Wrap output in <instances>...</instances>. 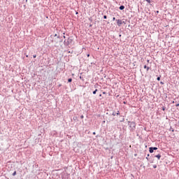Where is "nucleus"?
<instances>
[{
    "label": "nucleus",
    "instance_id": "obj_1",
    "mask_svg": "<svg viewBox=\"0 0 179 179\" xmlns=\"http://www.w3.org/2000/svg\"><path fill=\"white\" fill-rule=\"evenodd\" d=\"M129 127L131 128V131H134L135 130V128L136 127V124L134 122H130L129 123Z\"/></svg>",
    "mask_w": 179,
    "mask_h": 179
},
{
    "label": "nucleus",
    "instance_id": "obj_2",
    "mask_svg": "<svg viewBox=\"0 0 179 179\" xmlns=\"http://www.w3.org/2000/svg\"><path fill=\"white\" fill-rule=\"evenodd\" d=\"M153 150H157V148H156V147H150L149 148L150 153H153Z\"/></svg>",
    "mask_w": 179,
    "mask_h": 179
},
{
    "label": "nucleus",
    "instance_id": "obj_3",
    "mask_svg": "<svg viewBox=\"0 0 179 179\" xmlns=\"http://www.w3.org/2000/svg\"><path fill=\"white\" fill-rule=\"evenodd\" d=\"M116 22L119 27H121V24H122V23H124V22H122V20H117Z\"/></svg>",
    "mask_w": 179,
    "mask_h": 179
},
{
    "label": "nucleus",
    "instance_id": "obj_4",
    "mask_svg": "<svg viewBox=\"0 0 179 179\" xmlns=\"http://www.w3.org/2000/svg\"><path fill=\"white\" fill-rule=\"evenodd\" d=\"M158 159V160H160V157H162V155L160 154H158L155 156Z\"/></svg>",
    "mask_w": 179,
    "mask_h": 179
},
{
    "label": "nucleus",
    "instance_id": "obj_5",
    "mask_svg": "<svg viewBox=\"0 0 179 179\" xmlns=\"http://www.w3.org/2000/svg\"><path fill=\"white\" fill-rule=\"evenodd\" d=\"M120 10H124V9H125V6H120Z\"/></svg>",
    "mask_w": 179,
    "mask_h": 179
},
{
    "label": "nucleus",
    "instance_id": "obj_6",
    "mask_svg": "<svg viewBox=\"0 0 179 179\" xmlns=\"http://www.w3.org/2000/svg\"><path fill=\"white\" fill-rule=\"evenodd\" d=\"M144 69H147V72H149L150 68L147 66L146 65L144 66Z\"/></svg>",
    "mask_w": 179,
    "mask_h": 179
},
{
    "label": "nucleus",
    "instance_id": "obj_7",
    "mask_svg": "<svg viewBox=\"0 0 179 179\" xmlns=\"http://www.w3.org/2000/svg\"><path fill=\"white\" fill-rule=\"evenodd\" d=\"M146 2H148V3H151L152 0H146Z\"/></svg>",
    "mask_w": 179,
    "mask_h": 179
},
{
    "label": "nucleus",
    "instance_id": "obj_8",
    "mask_svg": "<svg viewBox=\"0 0 179 179\" xmlns=\"http://www.w3.org/2000/svg\"><path fill=\"white\" fill-rule=\"evenodd\" d=\"M96 93H97V90H95L93 92V94H96Z\"/></svg>",
    "mask_w": 179,
    "mask_h": 179
},
{
    "label": "nucleus",
    "instance_id": "obj_9",
    "mask_svg": "<svg viewBox=\"0 0 179 179\" xmlns=\"http://www.w3.org/2000/svg\"><path fill=\"white\" fill-rule=\"evenodd\" d=\"M68 82H69V83L72 82V78H69Z\"/></svg>",
    "mask_w": 179,
    "mask_h": 179
},
{
    "label": "nucleus",
    "instance_id": "obj_10",
    "mask_svg": "<svg viewBox=\"0 0 179 179\" xmlns=\"http://www.w3.org/2000/svg\"><path fill=\"white\" fill-rule=\"evenodd\" d=\"M16 174H17L16 171H14L13 173V176H16Z\"/></svg>",
    "mask_w": 179,
    "mask_h": 179
},
{
    "label": "nucleus",
    "instance_id": "obj_11",
    "mask_svg": "<svg viewBox=\"0 0 179 179\" xmlns=\"http://www.w3.org/2000/svg\"><path fill=\"white\" fill-rule=\"evenodd\" d=\"M103 19H107V15H103Z\"/></svg>",
    "mask_w": 179,
    "mask_h": 179
},
{
    "label": "nucleus",
    "instance_id": "obj_12",
    "mask_svg": "<svg viewBox=\"0 0 179 179\" xmlns=\"http://www.w3.org/2000/svg\"><path fill=\"white\" fill-rule=\"evenodd\" d=\"M157 80H160V77H157Z\"/></svg>",
    "mask_w": 179,
    "mask_h": 179
},
{
    "label": "nucleus",
    "instance_id": "obj_13",
    "mask_svg": "<svg viewBox=\"0 0 179 179\" xmlns=\"http://www.w3.org/2000/svg\"><path fill=\"white\" fill-rule=\"evenodd\" d=\"M117 115H120V111H117Z\"/></svg>",
    "mask_w": 179,
    "mask_h": 179
},
{
    "label": "nucleus",
    "instance_id": "obj_14",
    "mask_svg": "<svg viewBox=\"0 0 179 179\" xmlns=\"http://www.w3.org/2000/svg\"><path fill=\"white\" fill-rule=\"evenodd\" d=\"M36 57H37V55H36L33 56L34 58H36Z\"/></svg>",
    "mask_w": 179,
    "mask_h": 179
},
{
    "label": "nucleus",
    "instance_id": "obj_15",
    "mask_svg": "<svg viewBox=\"0 0 179 179\" xmlns=\"http://www.w3.org/2000/svg\"><path fill=\"white\" fill-rule=\"evenodd\" d=\"M176 107H179V103H177V104H176Z\"/></svg>",
    "mask_w": 179,
    "mask_h": 179
},
{
    "label": "nucleus",
    "instance_id": "obj_16",
    "mask_svg": "<svg viewBox=\"0 0 179 179\" xmlns=\"http://www.w3.org/2000/svg\"><path fill=\"white\" fill-rule=\"evenodd\" d=\"M87 57H90V54H88V55H87Z\"/></svg>",
    "mask_w": 179,
    "mask_h": 179
},
{
    "label": "nucleus",
    "instance_id": "obj_17",
    "mask_svg": "<svg viewBox=\"0 0 179 179\" xmlns=\"http://www.w3.org/2000/svg\"><path fill=\"white\" fill-rule=\"evenodd\" d=\"M93 135H96V132H93Z\"/></svg>",
    "mask_w": 179,
    "mask_h": 179
},
{
    "label": "nucleus",
    "instance_id": "obj_18",
    "mask_svg": "<svg viewBox=\"0 0 179 179\" xmlns=\"http://www.w3.org/2000/svg\"><path fill=\"white\" fill-rule=\"evenodd\" d=\"M113 20H115V17H113Z\"/></svg>",
    "mask_w": 179,
    "mask_h": 179
},
{
    "label": "nucleus",
    "instance_id": "obj_19",
    "mask_svg": "<svg viewBox=\"0 0 179 179\" xmlns=\"http://www.w3.org/2000/svg\"><path fill=\"white\" fill-rule=\"evenodd\" d=\"M103 94H106V92H103Z\"/></svg>",
    "mask_w": 179,
    "mask_h": 179
},
{
    "label": "nucleus",
    "instance_id": "obj_20",
    "mask_svg": "<svg viewBox=\"0 0 179 179\" xmlns=\"http://www.w3.org/2000/svg\"><path fill=\"white\" fill-rule=\"evenodd\" d=\"M113 115H115V113H113Z\"/></svg>",
    "mask_w": 179,
    "mask_h": 179
},
{
    "label": "nucleus",
    "instance_id": "obj_21",
    "mask_svg": "<svg viewBox=\"0 0 179 179\" xmlns=\"http://www.w3.org/2000/svg\"><path fill=\"white\" fill-rule=\"evenodd\" d=\"M154 169H156V166H154Z\"/></svg>",
    "mask_w": 179,
    "mask_h": 179
},
{
    "label": "nucleus",
    "instance_id": "obj_22",
    "mask_svg": "<svg viewBox=\"0 0 179 179\" xmlns=\"http://www.w3.org/2000/svg\"><path fill=\"white\" fill-rule=\"evenodd\" d=\"M26 57H27H27H29V55H27Z\"/></svg>",
    "mask_w": 179,
    "mask_h": 179
},
{
    "label": "nucleus",
    "instance_id": "obj_23",
    "mask_svg": "<svg viewBox=\"0 0 179 179\" xmlns=\"http://www.w3.org/2000/svg\"><path fill=\"white\" fill-rule=\"evenodd\" d=\"M80 79H82V77H81V76H80Z\"/></svg>",
    "mask_w": 179,
    "mask_h": 179
},
{
    "label": "nucleus",
    "instance_id": "obj_24",
    "mask_svg": "<svg viewBox=\"0 0 179 179\" xmlns=\"http://www.w3.org/2000/svg\"><path fill=\"white\" fill-rule=\"evenodd\" d=\"M162 110H163V111H164V110H165L164 108Z\"/></svg>",
    "mask_w": 179,
    "mask_h": 179
},
{
    "label": "nucleus",
    "instance_id": "obj_25",
    "mask_svg": "<svg viewBox=\"0 0 179 179\" xmlns=\"http://www.w3.org/2000/svg\"><path fill=\"white\" fill-rule=\"evenodd\" d=\"M81 118H83V115L81 116Z\"/></svg>",
    "mask_w": 179,
    "mask_h": 179
},
{
    "label": "nucleus",
    "instance_id": "obj_26",
    "mask_svg": "<svg viewBox=\"0 0 179 179\" xmlns=\"http://www.w3.org/2000/svg\"><path fill=\"white\" fill-rule=\"evenodd\" d=\"M99 96H100V97H101V94H100Z\"/></svg>",
    "mask_w": 179,
    "mask_h": 179
},
{
    "label": "nucleus",
    "instance_id": "obj_27",
    "mask_svg": "<svg viewBox=\"0 0 179 179\" xmlns=\"http://www.w3.org/2000/svg\"><path fill=\"white\" fill-rule=\"evenodd\" d=\"M148 62H149V60H148Z\"/></svg>",
    "mask_w": 179,
    "mask_h": 179
}]
</instances>
